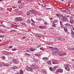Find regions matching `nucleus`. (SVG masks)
<instances>
[{"label":"nucleus","mask_w":74,"mask_h":74,"mask_svg":"<svg viewBox=\"0 0 74 74\" xmlns=\"http://www.w3.org/2000/svg\"><path fill=\"white\" fill-rule=\"evenodd\" d=\"M60 19L62 20V21H66V22H69V20L66 17L63 16L62 15H61L60 17Z\"/></svg>","instance_id":"obj_1"},{"label":"nucleus","mask_w":74,"mask_h":74,"mask_svg":"<svg viewBox=\"0 0 74 74\" xmlns=\"http://www.w3.org/2000/svg\"><path fill=\"white\" fill-rule=\"evenodd\" d=\"M31 66H32V67H27V69H26V70L27 71H32L33 70H34V69H36V68L34 67V66L33 65H32Z\"/></svg>","instance_id":"obj_2"},{"label":"nucleus","mask_w":74,"mask_h":74,"mask_svg":"<svg viewBox=\"0 0 74 74\" xmlns=\"http://www.w3.org/2000/svg\"><path fill=\"white\" fill-rule=\"evenodd\" d=\"M12 61L14 63H15V64H18V63H19V62L18 61H17L16 59H12Z\"/></svg>","instance_id":"obj_3"},{"label":"nucleus","mask_w":74,"mask_h":74,"mask_svg":"<svg viewBox=\"0 0 74 74\" xmlns=\"http://www.w3.org/2000/svg\"><path fill=\"white\" fill-rule=\"evenodd\" d=\"M72 8H68V10L67 12H68V14H70V12L72 11Z\"/></svg>","instance_id":"obj_4"},{"label":"nucleus","mask_w":74,"mask_h":74,"mask_svg":"<svg viewBox=\"0 0 74 74\" xmlns=\"http://www.w3.org/2000/svg\"><path fill=\"white\" fill-rule=\"evenodd\" d=\"M59 51H56V52H53V53H52L53 55H58V54H59Z\"/></svg>","instance_id":"obj_5"},{"label":"nucleus","mask_w":74,"mask_h":74,"mask_svg":"<svg viewBox=\"0 0 74 74\" xmlns=\"http://www.w3.org/2000/svg\"><path fill=\"white\" fill-rule=\"evenodd\" d=\"M52 50L54 52H56V51H58V49L55 48L53 49Z\"/></svg>","instance_id":"obj_6"},{"label":"nucleus","mask_w":74,"mask_h":74,"mask_svg":"<svg viewBox=\"0 0 74 74\" xmlns=\"http://www.w3.org/2000/svg\"><path fill=\"white\" fill-rule=\"evenodd\" d=\"M36 36L38 37H42V35L41 34H36Z\"/></svg>","instance_id":"obj_7"},{"label":"nucleus","mask_w":74,"mask_h":74,"mask_svg":"<svg viewBox=\"0 0 74 74\" xmlns=\"http://www.w3.org/2000/svg\"><path fill=\"white\" fill-rule=\"evenodd\" d=\"M29 11L31 12V14H34L36 12V10H30Z\"/></svg>","instance_id":"obj_8"},{"label":"nucleus","mask_w":74,"mask_h":74,"mask_svg":"<svg viewBox=\"0 0 74 74\" xmlns=\"http://www.w3.org/2000/svg\"><path fill=\"white\" fill-rule=\"evenodd\" d=\"M42 73H45V74H47V70L45 69H42Z\"/></svg>","instance_id":"obj_9"},{"label":"nucleus","mask_w":74,"mask_h":74,"mask_svg":"<svg viewBox=\"0 0 74 74\" xmlns=\"http://www.w3.org/2000/svg\"><path fill=\"white\" fill-rule=\"evenodd\" d=\"M23 5H24V4L23 3H22L21 5H20L19 7V9H21Z\"/></svg>","instance_id":"obj_10"},{"label":"nucleus","mask_w":74,"mask_h":74,"mask_svg":"<svg viewBox=\"0 0 74 74\" xmlns=\"http://www.w3.org/2000/svg\"><path fill=\"white\" fill-rule=\"evenodd\" d=\"M66 55V53L64 52L63 53H61L59 55L60 56H64V55Z\"/></svg>","instance_id":"obj_11"},{"label":"nucleus","mask_w":74,"mask_h":74,"mask_svg":"<svg viewBox=\"0 0 74 74\" xmlns=\"http://www.w3.org/2000/svg\"><path fill=\"white\" fill-rule=\"evenodd\" d=\"M57 71L59 72V73H62L63 72V69H59L57 70Z\"/></svg>","instance_id":"obj_12"},{"label":"nucleus","mask_w":74,"mask_h":74,"mask_svg":"<svg viewBox=\"0 0 74 74\" xmlns=\"http://www.w3.org/2000/svg\"><path fill=\"white\" fill-rule=\"evenodd\" d=\"M64 30L65 31V32H67L68 31V29L66 27H64Z\"/></svg>","instance_id":"obj_13"},{"label":"nucleus","mask_w":74,"mask_h":74,"mask_svg":"<svg viewBox=\"0 0 74 74\" xmlns=\"http://www.w3.org/2000/svg\"><path fill=\"white\" fill-rule=\"evenodd\" d=\"M30 50L31 52H33V51H35V49L31 48L30 49Z\"/></svg>","instance_id":"obj_14"},{"label":"nucleus","mask_w":74,"mask_h":74,"mask_svg":"<svg viewBox=\"0 0 74 74\" xmlns=\"http://www.w3.org/2000/svg\"><path fill=\"white\" fill-rule=\"evenodd\" d=\"M65 70H66L67 71H70V68H69V67H65Z\"/></svg>","instance_id":"obj_15"},{"label":"nucleus","mask_w":74,"mask_h":74,"mask_svg":"<svg viewBox=\"0 0 74 74\" xmlns=\"http://www.w3.org/2000/svg\"><path fill=\"white\" fill-rule=\"evenodd\" d=\"M43 60H48V58L47 57H44L42 58Z\"/></svg>","instance_id":"obj_16"},{"label":"nucleus","mask_w":74,"mask_h":74,"mask_svg":"<svg viewBox=\"0 0 74 74\" xmlns=\"http://www.w3.org/2000/svg\"><path fill=\"white\" fill-rule=\"evenodd\" d=\"M47 63L48 64H50V65L51 64V61H48L47 62Z\"/></svg>","instance_id":"obj_17"},{"label":"nucleus","mask_w":74,"mask_h":74,"mask_svg":"<svg viewBox=\"0 0 74 74\" xmlns=\"http://www.w3.org/2000/svg\"><path fill=\"white\" fill-rule=\"evenodd\" d=\"M61 10L62 11L65 12V11H66V9L64 8H62Z\"/></svg>","instance_id":"obj_18"},{"label":"nucleus","mask_w":74,"mask_h":74,"mask_svg":"<svg viewBox=\"0 0 74 74\" xmlns=\"http://www.w3.org/2000/svg\"><path fill=\"white\" fill-rule=\"evenodd\" d=\"M22 21V18L20 17H18V21Z\"/></svg>","instance_id":"obj_19"},{"label":"nucleus","mask_w":74,"mask_h":74,"mask_svg":"<svg viewBox=\"0 0 74 74\" xmlns=\"http://www.w3.org/2000/svg\"><path fill=\"white\" fill-rule=\"evenodd\" d=\"M71 33L72 35H73V36H74V31H73V30H72V29H71Z\"/></svg>","instance_id":"obj_20"},{"label":"nucleus","mask_w":74,"mask_h":74,"mask_svg":"<svg viewBox=\"0 0 74 74\" xmlns=\"http://www.w3.org/2000/svg\"><path fill=\"white\" fill-rule=\"evenodd\" d=\"M27 21L28 23H31V21L29 19H27Z\"/></svg>","instance_id":"obj_21"},{"label":"nucleus","mask_w":74,"mask_h":74,"mask_svg":"<svg viewBox=\"0 0 74 74\" xmlns=\"http://www.w3.org/2000/svg\"><path fill=\"white\" fill-rule=\"evenodd\" d=\"M17 67L16 66H13L11 68L13 70H15V69H17Z\"/></svg>","instance_id":"obj_22"},{"label":"nucleus","mask_w":74,"mask_h":74,"mask_svg":"<svg viewBox=\"0 0 74 74\" xmlns=\"http://www.w3.org/2000/svg\"><path fill=\"white\" fill-rule=\"evenodd\" d=\"M53 64H56V60L53 61L52 62Z\"/></svg>","instance_id":"obj_23"},{"label":"nucleus","mask_w":74,"mask_h":74,"mask_svg":"<svg viewBox=\"0 0 74 74\" xmlns=\"http://www.w3.org/2000/svg\"><path fill=\"white\" fill-rule=\"evenodd\" d=\"M20 74H23V70H20Z\"/></svg>","instance_id":"obj_24"},{"label":"nucleus","mask_w":74,"mask_h":74,"mask_svg":"<svg viewBox=\"0 0 74 74\" xmlns=\"http://www.w3.org/2000/svg\"><path fill=\"white\" fill-rule=\"evenodd\" d=\"M52 26H53V27H56V24L54 23H53Z\"/></svg>","instance_id":"obj_25"},{"label":"nucleus","mask_w":74,"mask_h":74,"mask_svg":"<svg viewBox=\"0 0 74 74\" xmlns=\"http://www.w3.org/2000/svg\"><path fill=\"white\" fill-rule=\"evenodd\" d=\"M70 20L71 21H72V22H74V20H73V19L72 17L70 18Z\"/></svg>","instance_id":"obj_26"},{"label":"nucleus","mask_w":74,"mask_h":74,"mask_svg":"<svg viewBox=\"0 0 74 74\" xmlns=\"http://www.w3.org/2000/svg\"><path fill=\"white\" fill-rule=\"evenodd\" d=\"M39 28H40V29H44V26H39Z\"/></svg>","instance_id":"obj_27"},{"label":"nucleus","mask_w":74,"mask_h":74,"mask_svg":"<svg viewBox=\"0 0 74 74\" xmlns=\"http://www.w3.org/2000/svg\"><path fill=\"white\" fill-rule=\"evenodd\" d=\"M40 50H42L43 51H45V50L44 49V48H43V47H41L40 48Z\"/></svg>","instance_id":"obj_28"},{"label":"nucleus","mask_w":74,"mask_h":74,"mask_svg":"<svg viewBox=\"0 0 74 74\" xmlns=\"http://www.w3.org/2000/svg\"><path fill=\"white\" fill-rule=\"evenodd\" d=\"M60 22L61 26H62V25H63V24L62 23H63V22L62 21H60Z\"/></svg>","instance_id":"obj_29"},{"label":"nucleus","mask_w":74,"mask_h":74,"mask_svg":"<svg viewBox=\"0 0 74 74\" xmlns=\"http://www.w3.org/2000/svg\"><path fill=\"white\" fill-rule=\"evenodd\" d=\"M15 21H18V18H16L15 19Z\"/></svg>","instance_id":"obj_30"},{"label":"nucleus","mask_w":74,"mask_h":74,"mask_svg":"<svg viewBox=\"0 0 74 74\" xmlns=\"http://www.w3.org/2000/svg\"><path fill=\"white\" fill-rule=\"evenodd\" d=\"M35 56H40V55H39L38 54H35Z\"/></svg>","instance_id":"obj_31"},{"label":"nucleus","mask_w":74,"mask_h":74,"mask_svg":"<svg viewBox=\"0 0 74 74\" xmlns=\"http://www.w3.org/2000/svg\"><path fill=\"white\" fill-rule=\"evenodd\" d=\"M27 15H29L30 14V13L29 12H28L27 13Z\"/></svg>","instance_id":"obj_32"},{"label":"nucleus","mask_w":74,"mask_h":74,"mask_svg":"<svg viewBox=\"0 0 74 74\" xmlns=\"http://www.w3.org/2000/svg\"><path fill=\"white\" fill-rule=\"evenodd\" d=\"M67 18H71V16H69V15H68L67 16H66Z\"/></svg>","instance_id":"obj_33"},{"label":"nucleus","mask_w":74,"mask_h":74,"mask_svg":"<svg viewBox=\"0 0 74 74\" xmlns=\"http://www.w3.org/2000/svg\"><path fill=\"white\" fill-rule=\"evenodd\" d=\"M56 67H54L53 68V70L54 71H55V70H56Z\"/></svg>","instance_id":"obj_34"},{"label":"nucleus","mask_w":74,"mask_h":74,"mask_svg":"<svg viewBox=\"0 0 74 74\" xmlns=\"http://www.w3.org/2000/svg\"><path fill=\"white\" fill-rule=\"evenodd\" d=\"M49 69L50 71H52V68H51V67H49Z\"/></svg>","instance_id":"obj_35"},{"label":"nucleus","mask_w":74,"mask_h":74,"mask_svg":"<svg viewBox=\"0 0 74 74\" xmlns=\"http://www.w3.org/2000/svg\"><path fill=\"white\" fill-rule=\"evenodd\" d=\"M8 64H5L4 65H3L4 66H6L7 67L8 66Z\"/></svg>","instance_id":"obj_36"},{"label":"nucleus","mask_w":74,"mask_h":74,"mask_svg":"<svg viewBox=\"0 0 74 74\" xmlns=\"http://www.w3.org/2000/svg\"><path fill=\"white\" fill-rule=\"evenodd\" d=\"M4 36L3 35H0V38H3Z\"/></svg>","instance_id":"obj_37"},{"label":"nucleus","mask_w":74,"mask_h":74,"mask_svg":"<svg viewBox=\"0 0 74 74\" xmlns=\"http://www.w3.org/2000/svg\"><path fill=\"white\" fill-rule=\"evenodd\" d=\"M19 11V9H17L16 10H15V12H18Z\"/></svg>","instance_id":"obj_38"},{"label":"nucleus","mask_w":74,"mask_h":74,"mask_svg":"<svg viewBox=\"0 0 74 74\" xmlns=\"http://www.w3.org/2000/svg\"><path fill=\"white\" fill-rule=\"evenodd\" d=\"M5 59V56H3L2 58V59H3V60H4Z\"/></svg>","instance_id":"obj_39"},{"label":"nucleus","mask_w":74,"mask_h":74,"mask_svg":"<svg viewBox=\"0 0 74 74\" xmlns=\"http://www.w3.org/2000/svg\"><path fill=\"white\" fill-rule=\"evenodd\" d=\"M18 13L19 14H22V12L21 11H19L18 12Z\"/></svg>","instance_id":"obj_40"},{"label":"nucleus","mask_w":74,"mask_h":74,"mask_svg":"<svg viewBox=\"0 0 74 74\" xmlns=\"http://www.w3.org/2000/svg\"><path fill=\"white\" fill-rule=\"evenodd\" d=\"M21 2H22V1H21V0H20L18 1V4H19V3H21Z\"/></svg>","instance_id":"obj_41"},{"label":"nucleus","mask_w":74,"mask_h":74,"mask_svg":"<svg viewBox=\"0 0 74 74\" xmlns=\"http://www.w3.org/2000/svg\"><path fill=\"white\" fill-rule=\"evenodd\" d=\"M13 25H14L15 26H17V24H16V23H13Z\"/></svg>","instance_id":"obj_42"},{"label":"nucleus","mask_w":74,"mask_h":74,"mask_svg":"<svg viewBox=\"0 0 74 74\" xmlns=\"http://www.w3.org/2000/svg\"><path fill=\"white\" fill-rule=\"evenodd\" d=\"M25 55H27V56H30V54H28L27 53H25Z\"/></svg>","instance_id":"obj_43"},{"label":"nucleus","mask_w":74,"mask_h":74,"mask_svg":"<svg viewBox=\"0 0 74 74\" xmlns=\"http://www.w3.org/2000/svg\"><path fill=\"white\" fill-rule=\"evenodd\" d=\"M0 32L1 33H5V32H4L2 30H1L0 31Z\"/></svg>","instance_id":"obj_44"},{"label":"nucleus","mask_w":74,"mask_h":74,"mask_svg":"<svg viewBox=\"0 0 74 74\" xmlns=\"http://www.w3.org/2000/svg\"><path fill=\"white\" fill-rule=\"evenodd\" d=\"M56 16H57L58 17H59V16H60V15L58 14H56Z\"/></svg>","instance_id":"obj_45"},{"label":"nucleus","mask_w":74,"mask_h":74,"mask_svg":"<svg viewBox=\"0 0 74 74\" xmlns=\"http://www.w3.org/2000/svg\"><path fill=\"white\" fill-rule=\"evenodd\" d=\"M45 5H46V4H43L42 5V6L43 7H45Z\"/></svg>","instance_id":"obj_46"},{"label":"nucleus","mask_w":74,"mask_h":74,"mask_svg":"<svg viewBox=\"0 0 74 74\" xmlns=\"http://www.w3.org/2000/svg\"><path fill=\"white\" fill-rule=\"evenodd\" d=\"M31 25L32 26H34V25H35V24L34 23H31Z\"/></svg>","instance_id":"obj_47"},{"label":"nucleus","mask_w":74,"mask_h":74,"mask_svg":"<svg viewBox=\"0 0 74 74\" xmlns=\"http://www.w3.org/2000/svg\"><path fill=\"white\" fill-rule=\"evenodd\" d=\"M69 22L70 23H74L72 21H71V20L69 21Z\"/></svg>","instance_id":"obj_48"},{"label":"nucleus","mask_w":74,"mask_h":74,"mask_svg":"<svg viewBox=\"0 0 74 74\" xmlns=\"http://www.w3.org/2000/svg\"><path fill=\"white\" fill-rule=\"evenodd\" d=\"M9 48H12V47L11 46H10L9 47Z\"/></svg>","instance_id":"obj_49"},{"label":"nucleus","mask_w":74,"mask_h":74,"mask_svg":"<svg viewBox=\"0 0 74 74\" xmlns=\"http://www.w3.org/2000/svg\"><path fill=\"white\" fill-rule=\"evenodd\" d=\"M31 20L32 21V22H34V20H33V19L32 18L31 19Z\"/></svg>","instance_id":"obj_50"},{"label":"nucleus","mask_w":74,"mask_h":74,"mask_svg":"<svg viewBox=\"0 0 74 74\" xmlns=\"http://www.w3.org/2000/svg\"><path fill=\"white\" fill-rule=\"evenodd\" d=\"M56 22H57V21H53V23H56Z\"/></svg>","instance_id":"obj_51"},{"label":"nucleus","mask_w":74,"mask_h":74,"mask_svg":"<svg viewBox=\"0 0 74 74\" xmlns=\"http://www.w3.org/2000/svg\"><path fill=\"white\" fill-rule=\"evenodd\" d=\"M16 49H12V50L13 51H16Z\"/></svg>","instance_id":"obj_52"},{"label":"nucleus","mask_w":74,"mask_h":74,"mask_svg":"<svg viewBox=\"0 0 74 74\" xmlns=\"http://www.w3.org/2000/svg\"><path fill=\"white\" fill-rule=\"evenodd\" d=\"M73 0H70V2H73Z\"/></svg>","instance_id":"obj_53"},{"label":"nucleus","mask_w":74,"mask_h":74,"mask_svg":"<svg viewBox=\"0 0 74 74\" xmlns=\"http://www.w3.org/2000/svg\"><path fill=\"white\" fill-rule=\"evenodd\" d=\"M24 38H25V36H23V38H22V40H23Z\"/></svg>","instance_id":"obj_54"},{"label":"nucleus","mask_w":74,"mask_h":74,"mask_svg":"<svg viewBox=\"0 0 74 74\" xmlns=\"http://www.w3.org/2000/svg\"><path fill=\"white\" fill-rule=\"evenodd\" d=\"M0 67H3V65L2 64H0Z\"/></svg>","instance_id":"obj_55"},{"label":"nucleus","mask_w":74,"mask_h":74,"mask_svg":"<svg viewBox=\"0 0 74 74\" xmlns=\"http://www.w3.org/2000/svg\"><path fill=\"white\" fill-rule=\"evenodd\" d=\"M67 33L69 35L70 34V33L69 32H67Z\"/></svg>","instance_id":"obj_56"},{"label":"nucleus","mask_w":74,"mask_h":74,"mask_svg":"<svg viewBox=\"0 0 74 74\" xmlns=\"http://www.w3.org/2000/svg\"><path fill=\"white\" fill-rule=\"evenodd\" d=\"M39 20L40 21H41V18H40L39 19Z\"/></svg>","instance_id":"obj_57"},{"label":"nucleus","mask_w":74,"mask_h":74,"mask_svg":"<svg viewBox=\"0 0 74 74\" xmlns=\"http://www.w3.org/2000/svg\"><path fill=\"white\" fill-rule=\"evenodd\" d=\"M66 25H68V26H71V25L70 24H67Z\"/></svg>","instance_id":"obj_58"},{"label":"nucleus","mask_w":74,"mask_h":74,"mask_svg":"<svg viewBox=\"0 0 74 74\" xmlns=\"http://www.w3.org/2000/svg\"><path fill=\"white\" fill-rule=\"evenodd\" d=\"M71 49H72V50H74V47H73Z\"/></svg>","instance_id":"obj_59"},{"label":"nucleus","mask_w":74,"mask_h":74,"mask_svg":"<svg viewBox=\"0 0 74 74\" xmlns=\"http://www.w3.org/2000/svg\"><path fill=\"white\" fill-rule=\"evenodd\" d=\"M15 31L14 30H10L9 32H14Z\"/></svg>","instance_id":"obj_60"},{"label":"nucleus","mask_w":74,"mask_h":74,"mask_svg":"<svg viewBox=\"0 0 74 74\" xmlns=\"http://www.w3.org/2000/svg\"><path fill=\"white\" fill-rule=\"evenodd\" d=\"M52 18H50V20H52Z\"/></svg>","instance_id":"obj_61"},{"label":"nucleus","mask_w":74,"mask_h":74,"mask_svg":"<svg viewBox=\"0 0 74 74\" xmlns=\"http://www.w3.org/2000/svg\"><path fill=\"white\" fill-rule=\"evenodd\" d=\"M42 1L43 3H46V2H45V1Z\"/></svg>","instance_id":"obj_62"},{"label":"nucleus","mask_w":74,"mask_h":74,"mask_svg":"<svg viewBox=\"0 0 74 74\" xmlns=\"http://www.w3.org/2000/svg\"><path fill=\"white\" fill-rule=\"evenodd\" d=\"M41 47L40 46H37V47H38V48H39L40 47Z\"/></svg>","instance_id":"obj_63"},{"label":"nucleus","mask_w":74,"mask_h":74,"mask_svg":"<svg viewBox=\"0 0 74 74\" xmlns=\"http://www.w3.org/2000/svg\"><path fill=\"white\" fill-rule=\"evenodd\" d=\"M38 5H40V3L39 2L38 3Z\"/></svg>","instance_id":"obj_64"}]
</instances>
